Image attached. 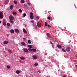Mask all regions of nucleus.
Returning <instances> with one entry per match:
<instances>
[{
  "instance_id": "39",
  "label": "nucleus",
  "mask_w": 77,
  "mask_h": 77,
  "mask_svg": "<svg viewBox=\"0 0 77 77\" xmlns=\"http://www.w3.org/2000/svg\"><path fill=\"white\" fill-rule=\"evenodd\" d=\"M27 4H28V5H30L31 4H30V3L28 2L27 3Z\"/></svg>"
},
{
  "instance_id": "46",
  "label": "nucleus",
  "mask_w": 77,
  "mask_h": 77,
  "mask_svg": "<svg viewBox=\"0 0 77 77\" xmlns=\"http://www.w3.org/2000/svg\"><path fill=\"white\" fill-rule=\"evenodd\" d=\"M63 77H66L65 75H64L63 76Z\"/></svg>"
},
{
  "instance_id": "48",
  "label": "nucleus",
  "mask_w": 77,
  "mask_h": 77,
  "mask_svg": "<svg viewBox=\"0 0 77 77\" xmlns=\"http://www.w3.org/2000/svg\"><path fill=\"white\" fill-rule=\"evenodd\" d=\"M51 21H53V20H52V19H51Z\"/></svg>"
},
{
  "instance_id": "6",
  "label": "nucleus",
  "mask_w": 77,
  "mask_h": 77,
  "mask_svg": "<svg viewBox=\"0 0 77 77\" xmlns=\"http://www.w3.org/2000/svg\"><path fill=\"white\" fill-rule=\"evenodd\" d=\"M32 58H33L34 59L36 60L37 59V56H36V55H33L32 56Z\"/></svg>"
},
{
  "instance_id": "31",
  "label": "nucleus",
  "mask_w": 77,
  "mask_h": 77,
  "mask_svg": "<svg viewBox=\"0 0 77 77\" xmlns=\"http://www.w3.org/2000/svg\"><path fill=\"white\" fill-rule=\"evenodd\" d=\"M14 3H15V4H17V1H14Z\"/></svg>"
},
{
  "instance_id": "10",
  "label": "nucleus",
  "mask_w": 77,
  "mask_h": 77,
  "mask_svg": "<svg viewBox=\"0 0 77 77\" xmlns=\"http://www.w3.org/2000/svg\"><path fill=\"white\" fill-rule=\"evenodd\" d=\"M57 47H58V48H60V49L62 48V46L59 45H57Z\"/></svg>"
},
{
  "instance_id": "2",
  "label": "nucleus",
  "mask_w": 77,
  "mask_h": 77,
  "mask_svg": "<svg viewBox=\"0 0 77 77\" xmlns=\"http://www.w3.org/2000/svg\"><path fill=\"white\" fill-rule=\"evenodd\" d=\"M0 18L1 19H2L3 18V14L2 11H0Z\"/></svg>"
},
{
  "instance_id": "38",
  "label": "nucleus",
  "mask_w": 77,
  "mask_h": 77,
  "mask_svg": "<svg viewBox=\"0 0 77 77\" xmlns=\"http://www.w3.org/2000/svg\"><path fill=\"white\" fill-rule=\"evenodd\" d=\"M40 24V23H39V22H38L37 24V25L38 26H39Z\"/></svg>"
},
{
  "instance_id": "21",
  "label": "nucleus",
  "mask_w": 77,
  "mask_h": 77,
  "mask_svg": "<svg viewBox=\"0 0 77 77\" xmlns=\"http://www.w3.org/2000/svg\"><path fill=\"white\" fill-rule=\"evenodd\" d=\"M21 44L22 45H26V44L23 42H21Z\"/></svg>"
},
{
  "instance_id": "42",
  "label": "nucleus",
  "mask_w": 77,
  "mask_h": 77,
  "mask_svg": "<svg viewBox=\"0 0 77 77\" xmlns=\"http://www.w3.org/2000/svg\"><path fill=\"white\" fill-rule=\"evenodd\" d=\"M23 39H24V41H26V38H23Z\"/></svg>"
},
{
  "instance_id": "1",
  "label": "nucleus",
  "mask_w": 77,
  "mask_h": 77,
  "mask_svg": "<svg viewBox=\"0 0 77 77\" xmlns=\"http://www.w3.org/2000/svg\"><path fill=\"white\" fill-rule=\"evenodd\" d=\"M33 14L32 13H30V18L31 19H33V18H34V16H33Z\"/></svg>"
},
{
  "instance_id": "33",
  "label": "nucleus",
  "mask_w": 77,
  "mask_h": 77,
  "mask_svg": "<svg viewBox=\"0 0 77 77\" xmlns=\"http://www.w3.org/2000/svg\"><path fill=\"white\" fill-rule=\"evenodd\" d=\"M31 23H32V24H34V20H32L31 21Z\"/></svg>"
},
{
  "instance_id": "17",
  "label": "nucleus",
  "mask_w": 77,
  "mask_h": 77,
  "mask_svg": "<svg viewBox=\"0 0 77 77\" xmlns=\"http://www.w3.org/2000/svg\"><path fill=\"white\" fill-rule=\"evenodd\" d=\"M14 8V6L13 5H11L10 6V9L12 10L13 9V8Z\"/></svg>"
},
{
  "instance_id": "27",
  "label": "nucleus",
  "mask_w": 77,
  "mask_h": 77,
  "mask_svg": "<svg viewBox=\"0 0 77 77\" xmlns=\"http://www.w3.org/2000/svg\"><path fill=\"white\" fill-rule=\"evenodd\" d=\"M34 65H35V66H37V65H38V63H35V64H34Z\"/></svg>"
},
{
  "instance_id": "37",
  "label": "nucleus",
  "mask_w": 77,
  "mask_h": 77,
  "mask_svg": "<svg viewBox=\"0 0 77 77\" xmlns=\"http://www.w3.org/2000/svg\"><path fill=\"white\" fill-rule=\"evenodd\" d=\"M47 19H48V20H50L51 19V17H48L47 18Z\"/></svg>"
},
{
  "instance_id": "19",
  "label": "nucleus",
  "mask_w": 77,
  "mask_h": 77,
  "mask_svg": "<svg viewBox=\"0 0 77 77\" xmlns=\"http://www.w3.org/2000/svg\"><path fill=\"white\" fill-rule=\"evenodd\" d=\"M28 50L29 51H30V52H31L32 51V49L31 48H29L28 49Z\"/></svg>"
},
{
  "instance_id": "5",
  "label": "nucleus",
  "mask_w": 77,
  "mask_h": 77,
  "mask_svg": "<svg viewBox=\"0 0 77 77\" xmlns=\"http://www.w3.org/2000/svg\"><path fill=\"white\" fill-rule=\"evenodd\" d=\"M71 50V48L70 47H68L66 48V50L67 51H69Z\"/></svg>"
},
{
  "instance_id": "24",
  "label": "nucleus",
  "mask_w": 77,
  "mask_h": 77,
  "mask_svg": "<svg viewBox=\"0 0 77 77\" xmlns=\"http://www.w3.org/2000/svg\"><path fill=\"white\" fill-rule=\"evenodd\" d=\"M45 27H47V26H48V24H47V23L45 22Z\"/></svg>"
},
{
  "instance_id": "20",
  "label": "nucleus",
  "mask_w": 77,
  "mask_h": 77,
  "mask_svg": "<svg viewBox=\"0 0 77 77\" xmlns=\"http://www.w3.org/2000/svg\"><path fill=\"white\" fill-rule=\"evenodd\" d=\"M16 72L17 74H20V70H17L16 71Z\"/></svg>"
},
{
  "instance_id": "12",
  "label": "nucleus",
  "mask_w": 77,
  "mask_h": 77,
  "mask_svg": "<svg viewBox=\"0 0 77 77\" xmlns=\"http://www.w3.org/2000/svg\"><path fill=\"white\" fill-rule=\"evenodd\" d=\"M8 3H9V0H6V1L5 2V5H7Z\"/></svg>"
},
{
  "instance_id": "30",
  "label": "nucleus",
  "mask_w": 77,
  "mask_h": 77,
  "mask_svg": "<svg viewBox=\"0 0 77 77\" xmlns=\"http://www.w3.org/2000/svg\"><path fill=\"white\" fill-rule=\"evenodd\" d=\"M28 47L29 48H32V46L31 45H28Z\"/></svg>"
},
{
  "instance_id": "9",
  "label": "nucleus",
  "mask_w": 77,
  "mask_h": 77,
  "mask_svg": "<svg viewBox=\"0 0 77 77\" xmlns=\"http://www.w3.org/2000/svg\"><path fill=\"white\" fill-rule=\"evenodd\" d=\"M25 52H26V53H29V51H28V49L27 48H25L24 49V50Z\"/></svg>"
},
{
  "instance_id": "32",
  "label": "nucleus",
  "mask_w": 77,
  "mask_h": 77,
  "mask_svg": "<svg viewBox=\"0 0 77 77\" xmlns=\"http://www.w3.org/2000/svg\"><path fill=\"white\" fill-rule=\"evenodd\" d=\"M30 41H31L30 40H28V42L29 44H31V42H30Z\"/></svg>"
},
{
  "instance_id": "41",
  "label": "nucleus",
  "mask_w": 77,
  "mask_h": 77,
  "mask_svg": "<svg viewBox=\"0 0 77 77\" xmlns=\"http://www.w3.org/2000/svg\"><path fill=\"white\" fill-rule=\"evenodd\" d=\"M48 27H51V26L49 25H48Z\"/></svg>"
},
{
  "instance_id": "43",
  "label": "nucleus",
  "mask_w": 77,
  "mask_h": 77,
  "mask_svg": "<svg viewBox=\"0 0 77 77\" xmlns=\"http://www.w3.org/2000/svg\"><path fill=\"white\" fill-rule=\"evenodd\" d=\"M50 42L51 44H52V45L53 44V43L51 42V41H50Z\"/></svg>"
},
{
  "instance_id": "45",
  "label": "nucleus",
  "mask_w": 77,
  "mask_h": 77,
  "mask_svg": "<svg viewBox=\"0 0 77 77\" xmlns=\"http://www.w3.org/2000/svg\"><path fill=\"white\" fill-rule=\"evenodd\" d=\"M38 72H39L40 73H41V71L40 70H38Z\"/></svg>"
},
{
  "instance_id": "23",
  "label": "nucleus",
  "mask_w": 77,
  "mask_h": 77,
  "mask_svg": "<svg viewBox=\"0 0 77 77\" xmlns=\"http://www.w3.org/2000/svg\"><path fill=\"white\" fill-rule=\"evenodd\" d=\"M62 50L63 51V52H66V51L64 49H63V48H62Z\"/></svg>"
},
{
  "instance_id": "16",
  "label": "nucleus",
  "mask_w": 77,
  "mask_h": 77,
  "mask_svg": "<svg viewBox=\"0 0 77 77\" xmlns=\"http://www.w3.org/2000/svg\"><path fill=\"white\" fill-rule=\"evenodd\" d=\"M8 51L11 54L12 53V51L10 49H8Z\"/></svg>"
},
{
  "instance_id": "3",
  "label": "nucleus",
  "mask_w": 77,
  "mask_h": 77,
  "mask_svg": "<svg viewBox=\"0 0 77 77\" xmlns=\"http://www.w3.org/2000/svg\"><path fill=\"white\" fill-rule=\"evenodd\" d=\"M9 18L10 19V20H13L14 18V17H13V16L10 15L9 17Z\"/></svg>"
},
{
  "instance_id": "8",
  "label": "nucleus",
  "mask_w": 77,
  "mask_h": 77,
  "mask_svg": "<svg viewBox=\"0 0 77 77\" xmlns=\"http://www.w3.org/2000/svg\"><path fill=\"white\" fill-rule=\"evenodd\" d=\"M4 44H7L9 43V42L8 41H4Z\"/></svg>"
},
{
  "instance_id": "35",
  "label": "nucleus",
  "mask_w": 77,
  "mask_h": 77,
  "mask_svg": "<svg viewBox=\"0 0 77 77\" xmlns=\"http://www.w3.org/2000/svg\"><path fill=\"white\" fill-rule=\"evenodd\" d=\"M19 12H22V10H21V9H19Z\"/></svg>"
},
{
  "instance_id": "36",
  "label": "nucleus",
  "mask_w": 77,
  "mask_h": 77,
  "mask_svg": "<svg viewBox=\"0 0 77 77\" xmlns=\"http://www.w3.org/2000/svg\"><path fill=\"white\" fill-rule=\"evenodd\" d=\"M26 14L24 13L23 14V17H26Z\"/></svg>"
},
{
  "instance_id": "25",
  "label": "nucleus",
  "mask_w": 77,
  "mask_h": 77,
  "mask_svg": "<svg viewBox=\"0 0 77 77\" xmlns=\"http://www.w3.org/2000/svg\"><path fill=\"white\" fill-rule=\"evenodd\" d=\"M20 59H21V60H24V57H20Z\"/></svg>"
},
{
  "instance_id": "13",
  "label": "nucleus",
  "mask_w": 77,
  "mask_h": 77,
  "mask_svg": "<svg viewBox=\"0 0 77 77\" xmlns=\"http://www.w3.org/2000/svg\"><path fill=\"white\" fill-rule=\"evenodd\" d=\"M10 32L11 33H14V29H11L10 30Z\"/></svg>"
},
{
  "instance_id": "49",
  "label": "nucleus",
  "mask_w": 77,
  "mask_h": 77,
  "mask_svg": "<svg viewBox=\"0 0 77 77\" xmlns=\"http://www.w3.org/2000/svg\"><path fill=\"white\" fill-rule=\"evenodd\" d=\"M37 51H38V50H37Z\"/></svg>"
},
{
  "instance_id": "29",
  "label": "nucleus",
  "mask_w": 77,
  "mask_h": 77,
  "mask_svg": "<svg viewBox=\"0 0 77 77\" xmlns=\"http://www.w3.org/2000/svg\"><path fill=\"white\" fill-rule=\"evenodd\" d=\"M7 26H11V24L9 23H7Z\"/></svg>"
},
{
  "instance_id": "47",
  "label": "nucleus",
  "mask_w": 77,
  "mask_h": 77,
  "mask_svg": "<svg viewBox=\"0 0 77 77\" xmlns=\"http://www.w3.org/2000/svg\"><path fill=\"white\" fill-rule=\"evenodd\" d=\"M2 23V21H1L0 20V23Z\"/></svg>"
},
{
  "instance_id": "7",
  "label": "nucleus",
  "mask_w": 77,
  "mask_h": 77,
  "mask_svg": "<svg viewBox=\"0 0 77 77\" xmlns=\"http://www.w3.org/2000/svg\"><path fill=\"white\" fill-rule=\"evenodd\" d=\"M14 31L17 33H19V30L17 29H14Z\"/></svg>"
},
{
  "instance_id": "11",
  "label": "nucleus",
  "mask_w": 77,
  "mask_h": 77,
  "mask_svg": "<svg viewBox=\"0 0 77 77\" xmlns=\"http://www.w3.org/2000/svg\"><path fill=\"white\" fill-rule=\"evenodd\" d=\"M12 14H13V15H14V16L16 15H17V13L15 11H13L12 12Z\"/></svg>"
},
{
  "instance_id": "14",
  "label": "nucleus",
  "mask_w": 77,
  "mask_h": 77,
  "mask_svg": "<svg viewBox=\"0 0 77 77\" xmlns=\"http://www.w3.org/2000/svg\"><path fill=\"white\" fill-rule=\"evenodd\" d=\"M23 31L25 33H27V31H26V30H25V29H23Z\"/></svg>"
},
{
  "instance_id": "15",
  "label": "nucleus",
  "mask_w": 77,
  "mask_h": 77,
  "mask_svg": "<svg viewBox=\"0 0 77 77\" xmlns=\"http://www.w3.org/2000/svg\"><path fill=\"white\" fill-rule=\"evenodd\" d=\"M10 22L11 24H14V21L12 20H10Z\"/></svg>"
},
{
  "instance_id": "34",
  "label": "nucleus",
  "mask_w": 77,
  "mask_h": 77,
  "mask_svg": "<svg viewBox=\"0 0 77 77\" xmlns=\"http://www.w3.org/2000/svg\"><path fill=\"white\" fill-rule=\"evenodd\" d=\"M54 44H53L52 45V47L53 48H54Z\"/></svg>"
},
{
  "instance_id": "28",
  "label": "nucleus",
  "mask_w": 77,
  "mask_h": 77,
  "mask_svg": "<svg viewBox=\"0 0 77 77\" xmlns=\"http://www.w3.org/2000/svg\"><path fill=\"white\" fill-rule=\"evenodd\" d=\"M7 68H8V69H10V68H11V67L9 66L8 65L7 66Z\"/></svg>"
},
{
  "instance_id": "22",
  "label": "nucleus",
  "mask_w": 77,
  "mask_h": 77,
  "mask_svg": "<svg viewBox=\"0 0 77 77\" xmlns=\"http://www.w3.org/2000/svg\"><path fill=\"white\" fill-rule=\"evenodd\" d=\"M32 51H33L34 52H36V49H34V48H32Z\"/></svg>"
},
{
  "instance_id": "40",
  "label": "nucleus",
  "mask_w": 77,
  "mask_h": 77,
  "mask_svg": "<svg viewBox=\"0 0 77 77\" xmlns=\"http://www.w3.org/2000/svg\"><path fill=\"white\" fill-rule=\"evenodd\" d=\"M41 26H42L41 24H39V25L38 26V27H41Z\"/></svg>"
},
{
  "instance_id": "26",
  "label": "nucleus",
  "mask_w": 77,
  "mask_h": 77,
  "mask_svg": "<svg viewBox=\"0 0 77 77\" xmlns=\"http://www.w3.org/2000/svg\"><path fill=\"white\" fill-rule=\"evenodd\" d=\"M21 2L22 3H24V0H21Z\"/></svg>"
},
{
  "instance_id": "44",
  "label": "nucleus",
  "mask_w": 77,
  "mask_h": 77,
  "mask_svg": "<svg viewBox=\"0 0 77 77\" xmlns=\"http://www.w3.org/2000/svg\"><path fill=\"white\" fill-rule=\"evenodd\" d=\"M36 19H37V20H39V17H37Z\"/></svg>"
},
{
  "instance_id": "4",
  "label": "nucleus",
  "mask_w": 77,
  "mask_h": 77,
  "mask_svg": "<svg viewBox=\"0 0 77 77\" xmlns=\"http://www.w3.org/2000/svg\"><path fill=\"white\" fill-rule=\"evenodd\" d=\"M3 23L4 26H6V23L5 21V20L3 19Z\"/></svg>"
},
{
  "instance_id": "18",
  "label": "nucleus",
  "mask_w": 77,
  "mask_h": 77,
  "mask_svg": "<svg viewBox=\"0 0 77 77\" xmlns=\"http://www.w3.org/2000/svg\"><path fill=\"white\" fill-rule=\"evenodd\" d=\"M47 36L49 38H50V36H51V35H50V34H49V33H48L47 34Z\"/></svg>"
}]
</instances>
